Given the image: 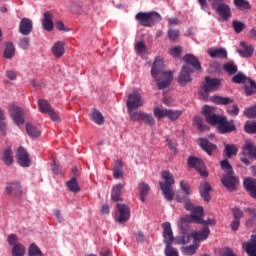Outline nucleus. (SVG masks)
<instances>
[{
  "instance_id": "obj_1",
  "label": "nucleus",
  "mask_w": 256,
  "mask_h": 256,
  "mask_svg": "<svg viewBox=\"0 0 256 256\" xmlns=\"http://www.w3.org/2000/svg\"><path fill=\"white\" fill-rule=\"evenodd\" d=\"M202 113L205 115L207 123L217 125V129L221 135L232 133V131L236 130L235 122L233 120L227 121V117L215 114V108L205 105Z\"/></svg>"
},
{
  "instance_id": "obj_2",
  "label": "nucleus",
  "mask_w": 256,
  "mask_h": 256,
  "mask_svg": "<svg viewBox=\"0 0 256 256\" xmlns=\"http://www.w3.org/2000/svg\"><path fill=\"white\" fill-rule=\"evenodd\" d=\"M151 77L156 81L158 89H167L173 81V72L165 71V62L158 56L152 64Z\"/></svg>"
},
{
  "instance_id": "obj_3",
  "label": "nucleus",
  "mask_w": 256,
  "mask_h": 256,
  "mask_svg": "<svg viewBox=\"0 0 256 256\" xmlns=\"http://www.w3.org/2000/svg\"><path fill=\"white\" fill-rule=\"evenodd\" d=\"M183 61L185 64L182 66V69L178 76V83L181 87H185V85L191 83L193 78H191V73H193V69L196 71H201V63L199 59L192 54H186L183 57Z\"/></svg>"
},
{
  "instance_id": "obj_4",
  "label": "nucleus",
  "mask_w": 256,
  "mask_h": 256,
  "mask_svg": "<svg viewBox=\"0 0 256 256\" xmlns=\"http://www.w3.org/2000/svg\"><path fill=\"white\" fill-rule=\"evenodd\" d=\"M162 179L164 182H159L161 191L167 201H173V197H175V192H173V185H175L173 174L164 170L162 171Z\"/></svg>"
},
{
  "instance_id": "obj_5",
  "label": "nucleus",
  "mask_w": 256,
  "mask_h": 256,
  "mask_svg": "<svg viewBox=\"0 0 256 256\" xmlns=\"http://www.w3.org/2000/svg\"><path fill=\"white\" fill-rule=\"evenodd\" d=\"M232 83H236L237 85H240L242 83L245 87V94L247 97L251 95H255L256 93V83L251 78L245 76V74L239 72L232 78Z\"/></svg>"
},
{
  "instance_id": "obj_6",
  "label": "nucleus",
  "mask_w": 256,
  "mask_h": 256,
  "mask_svg": "<svg viewBox=\"0 0 256 256\" xmlns=\"http://www.w3.org/2000/svg\"><path fill=\"white\" fill-rule=\"evenodd\" d=\"M135 19L139 21L142 27H151V25L161 21V14L157 12H139L136 14Z\"/></svg>"
},
{
  "instance_id": "obj_7",
  "label": "nucleus",
  "mask_w": 256,
  "mask_h": 256,
  "mask_svg": "<svg viewBox=\"0 0 256 256\" xmlns=\"http://www.w3.org/2000/svg\"><path fill=\"white\" fill-rule=\"evenodd\" d=\"M212 3V9H216V13L222 19V21H229L231 19V7L225 3H220L217 5L218 1L223 0H208Z\"/></svg>"
},
{
  "instance_id": "obj_8",
  "label": "nucleus",
  "mask_w": 256,
  "mask_h": 256,
  "mask_svg": "<svg viewBox=\"0 0 256 256\" xmlns=\"http://www.w3.org/2000/svg\"><path fill=\"white\" fill-rule=\"evenodd\" d=\"M7 241L12 247V256H25V246L19 243V237H17V234H10Z\"/></svg>"
},
{
  "instance_id": "obj_9",
  "label": "nucleus",
  "mask_w": 256,
  "mask_h": 256,
  "mask_svg": "<svg viewBox=\"0 0 256 256\" xmlns=\"http://www.w3.org/2000/svg\"><path fill=\"white\" fill-rule=\"evenodd\" d=\"M144 103L145 101H143V98H141V94L137 91H134L128 95V100L126 102L127 111L139 109V107H143Z\"/></svg>"
},
{
  "instance_id": "obj_10",
  "label": "nucleus",
  "mask_w": 256,
  "mask_h": 256,
  "mask_svg": "<svg viewBox=\"0 0 256 256\" xmlns=\"http://www.w3.org/2000/svg\"><path fill=\"white\" fill-rule=\"evenodd\" d=\"M195 217H197V208L192 211L191 215H186L180 219L178 222L179 229L184 233H189L190 223H197Z\"/></svg>"
},
{
  "instance_id": "obj_11",
  "label": "nucleus",
  "mask_w": 256,
  "mask_h": 256,
  "mask_svg": "<svg viewBox=\"0 0 256 256\" xmlns=\"http://www.w3.org/2000/svg\"><path fill=\"white\" fill-rule=\"evenodd\" d=\"M188 167H192L194 169L198 170V173H200L201 177H207V169L205 168V164L203 163V160L195 157L190 156L188 158Z\"/></svg>"
},
{
  "instance_id": "obj_12",
  "label": "nucleus",
  "mask_w": 256,
  "mask_h": 256,
  "mask_svg": "<svg viewBox=\"0 0 256 256\" xmlns=\"http://www.w3.org/2000/svg\"><path fill=\"white\" fill-rule=\"evenodd\" d=\"M188 167H192L194 169L198 170V173H200L201 177H207V169L205 168V164L203 163V160L195 157L190 156L188 158Z\"/></svg>"
},
{
  "instance_id": "obj_13",
  "label": "nucleus",
  "mask_w": 256,
  "mask_h": 256,
  "mask_svg": "<svg viewBox=\"0 0 256 256\" xmlns=\"http://www.w3.org/2000/svg\"><path fill=\"white\" fill-rule=\"evenodd\" d=\"M116 209L118 210V217H116L117 223H127V221H129V217H131V210L129 209V206L118 203L116 205Z\"/></svg>"
},
{
  "instance_id": "obj_14",
  "label": "nucleus",
  "mask_w": 256,
  "mask_h": 256,
  "mask_svg": "<svg viewBox=\"0 0 256 256\" xmlns=\"http://www.w3.org/2000/svg\"><path fill=\"white\" fill-rule=\"evenodd\" d=\"M221 183L228 191H235L239 185V178L233 174H226L221 178Z\"/></svg>"
},
{
  "instance_id": "obj_15",
  "label": "nucleus",
  "mask_w": 256,
  "mask_h": 256,
  "mask_svg": "<svg viewBox=\"0 0 256 256\" xmlns=\"http://www.w3.org/2000/svg\"><path fill=\"white\" fill-rule=\"evenodd\" d=\"M16 159L20 167H31V159L27 150L23 147H19L16 151Z\"/></svg>"
},
{
  "instance_id": "obj_16",
  "label": "nucleus",
  "mask_w": 256,
  "mask_h": 256,
  "mask_svg": "<svg viewBox=\"0 0 256 256\" xmlns=\"http://www.w3.org/2000/svg\"><path fill=\"white\" fill-rule=\"evenodd\" d=\"M162 229L165 245H173V243H175V238L173 236V229L171 228V223L164 222L162 224Z\"/></svg>"
},
{
  "instance_id": "obj_17",
  "label": "nucleus",
  "mask_w": 256,
  "mask_h": 256,
  "mask_svg": "<svg viewBox=\"0 0 256 256\" xmlns=\"http://www.w3.org/2000/svg\"><path fill=\"white\" fill-rule=\"evenodd\" d=\"M220 85H221V79L211 78L209 76H206L205 83L203 85V90L206 93H209L211 91H217Z\"/></svg>"
},
{
  "instance_id": "obj_18",
  "label": "nucleus",
  "mask_w": 256,
  "mask_h": 256,
  "mask_svg": "<svg viewBox=\"0 0 256 256\" xmlns=\"http://www.w3.org/2000/svg\"><path fill=\"white\" fill-rule=\"evenodd\" d=\"M211 230H209V226H204L200 231H194L191 233V237L194 243H201V241H205L207 237H209Z\"/></svg>"
},
{
  "instance_id": "obj_19",
  "label": "nucleus",
  "mask_w": 256,
  "mask_h": 256,
  "mask_svg": "<svg viewBox=\"0 0 256 256\" xmlns=\"http://www.w3.org/2000/svg\"><path fill=\"white\" fill-rule=\"evenodd\" d=\"M196 213L197 216H194V218L196 219V223L198 225H205V227H207V225H215L217 223V220L213 218L203 220V207L201 206L196 207Z\"/></svg>"
},
{
  "instance_id": "obj_20",
  "label": "nucleus",
  "mask_w": 256,
  "mask_h": 256,
  "mask_svg": "<svg viewBox=\"0 0 256 256\" xmlns=\"http://www.w3.org/2000/svg\"><path fill=\"white\" fill-rule=\"evenodd\" d=\"M32 31H33V22L31 21V19L23 18L19 24V33H21V35L27 36V35H30Z\"/></svg>"
},
{
  "instance_id": "obj_21",
  "label": "nucleus",
  "mask_w": 256,
  "mask_h": 256,
  "mask_svg": "<svg viewBox=\"0 0 256 256\" xmlns=\"http://www.w3.org/2000/svg\"><path fill=\"white\" fill-rule=\"evenodd\" d=\"M240 47H242V49L237 50V53L240 55V57H253V53L255 51L253 45L247 44V42L242 41L240 42Z\"/></svg>"
},
{
  "instance_id": "obj_22",
  "label": "nucleus",
  "mask_w": 256,
  "mask_h": 256,
  "mask_svg": "<svg viewBox=\"0 0 256 256\" xmlns=\"http://www.w3.org/2000/svg\"><path fill=\"white\" fill-rule=\"evenodd\" d=\"M10 111H12V113H13L12 117H13V121H14V123H16V125H23L25 123V119L23 118V110H21V107L11 105Z\"/></svg>"
},
{
  "instance_id": "obj_23",
  "label": "nucleus",
  "mask_w": 256,
  "mask_h": 256,
  "mask_svg": "<svg viewBox=\"0 0 256 256\" xmlns=\"http://www.w3.org/2000/svg\"><path fill=\"white\" fill-rule=\"evenodd\" d=\"M244 189L249 193L252 199H256V179L246 178L244 179Z\"/></svg>"
},
{
  "instance_id": "obj_24",
  "label": "nucleus",
  "mask_w": 256,
  "mask_h": 256,
  "mask_svg": "<svg viewBox=\"0 0 256 256\" xmlns=\"http://www.w3.org/2000/svg\"><path fill=\"white\" fill-rule=\"evenodd\" d=\"M6 193L8 195H14L15 197H21L23 195V189H21V184L19 182H12L7 185Z\"/></svg>"
},
{
  "instance_id": "obj_25",
  "label": "nucleus",
  "mask_w": 256,
  "mask_h": 256,
  "mask_svg": "<svg viewBox=\"0 0 256 256\" xmlns=\"http://www.w3.org/2000/svg\"><path fill=\"white\" fill-rule=\"evenodd\" d=\"M243 249L249 256H256V235L251 236V240L242 244Z\"/></svg>"
},
{
  "instance_id": "obj_26",
  "label": "nucleus",
  "mask_w": 256,
  "mask_h": 256,
  "mask_svg": "<svg viewBox=\"0 0 256 256\" xmlns=\"http://www.w3.org/2000/svg\"><path fill=\"white\" fill-rule=\"evenodd\" d=\"M200 147L207 153V155H213V151L217 150V145L209 142V140L205 138L199 139Z\"/></svg>"
},
{
  "instance_id": "obj_27",
  "label": "nucleus",
  "mask_w": 256,
  "mask_h": 256,
  "mask_svg": "<svg viewBox=\"0 0 256 256\" xmlns=\"http://www.w3.org/2000/svg\"><path fill=\"white\" fill-rule=\"evenodd\" d=\"M42 27L43 29H45V31H53V15L51 14V12H45L43 15V19H42Z\"/></svg>"
},
{
  "instance_id": "obj_28",
  "label": "nucleus",
  "mask_w": 256,
  "mask_h": 256,
  "mask_svg": "<svg viewBox=\"0 0 256 256\" xmlns=\"http://www.w3.org/2000/svg\"><path fill=\"white\" fill-rule=\"evenodd\" d=\"M208 55L213 59H227V50L225 48H211L208 50Z\"/></svg>"
},
{
  "instance_id": "obj_29",
  "label": "nucleus",
  "mask_w": 256,
  "mask_h": 256,
  "mask_svg": "<svg viewBox=\"0 0 256 256\" xmlns=\"http://www.w3.org/2000/svg\"><path fill=\"white\" fill-rule=\"evenodd\" d=\"M191 239H193V236H191V233L182 232L181 236H177L174 238V244L175 245H187V243H191Z\"/></svg>"
},
{
  "instance_id": "obj_30",
  "label": "nucleus",
  "mask_w": 256,
  "mask_h": 256,
  "mask_svg": "<svg viewBox=\"0 0 256 256\" xmlns=\"http://www.w3.org/2000/svg\"><path fill=\"white\" fill-rule=\"evenodd\" d=\"M138 191L140 195V201H142V203H145V198L149 195V191H151V187H149V184L145 182H141L138 185Z\"/></svg>"
},
{
  "instance_id": "obj_31",
  "label": "nucleus",
  "mask_w": 256,
  "mask_h": 256,
  "mask_svg": "<svg viewBox=\"0 0 256 256\" xmlns=\"http://www.w3.org/2000/svg\"><path fill=\"white\" fill-rule=\"evenodd\" d=\"M51 51L55 57H63L65 55V43L61 41L56 42L52 46Z\"/></svg>"
},
{
  "instance_id": "obj_32",
  "label": "nucleus",
  "mask_w": 256,
  "mask_h": 256,
  "mask_svg": "<svg viewBox=\"0 0 256 256\" xmlns=\"http://www.w3.org/2000/svg\"><path fill=\"white\" fill-rule=\"evenodd\" d=\"M210 191H211V184H209L208 182H205L200 186V195L202 199H204V201H206L207 203L211 201V195H209Z\"/></svg>"
},
{
  "instance_id": "obj_33",
  "label": "nucleus",
  "mask_w": 256,
  "mask_h": 256,
  "mask_svg": "<svg viewBox=\"0 0 256 256\" xmlns=\"http://www.w3.org/2000/svg\"><path fill=\"white\" fill-rule=\"evenodd\" d=\"M176 201L178 203H184L185 210L192 211L191 213H193V211H195V209H197V207L193 206V203L191 202V200H189V198H187V196L181 197L180 195H177Z\"/></svg>"
},
{
  "instance_id": "obj_34",
  "label": "nucleus",
  "mask_w": 256,
  "mask_h": 256,
  "mask_svg": "<svg viewBox=\"0 0 256 256\" xmlns=\"http://www.w3.org/2000/svg\"><path fill=\"white\" fill-rule=\"evenodd\" d=\"M123 187H125V185L123 184H116L115 186H113L111 191L112 201H121V191H123Z\"/></svg>"
},
{
  "instance_id": "obj_35",
  "label": "nucleus",
  "mask_w": 256,
  "mask_h": 256,
  "mask_svg": "<svg viewBox=\"0 0 256 256\" xmlns=\"http://www.w3.org/2000/svg\"><path fill=\"white\" fill-rule=\"evenodd\" d=\"M238 151H239V148L235 144L224 143V153L227 159H230V157H233V155H236Z\"/></svg>"
},
{
  "instance_id": "obj_36",
  "label": "nucleus",
  "mask_w": 256,
  "mask_h": 256,
  "mask_svg": "<svg viewBox=\"0 0 256 256\" xmlns=\"http://www.w3.org/2000/svg\"><path fill=\"white\" fill-rule=\"evenodd\" d=\"M2 161L8 167L13 165V150L11 148H6L2 153Z\"/></svg>"
},
{
  "instance_id": "obj_37",
  "label": "nucleus",
  "mask_w": 256,
  "mask_h": 256,
  "mask_svg": "<svg viewBox=\"0 0 256 256\" xmlns=\"http://www.w3.org/2000/svg\"><path fill=\"white\" fill-rule=\"evenodd\" d=\"M3 55L5 59H13V57H15V45L11 42H7Z\"/></svg>"
},
{
  "instance_id": "obj_38",
  "label": "nucleus",
  "mask_w": 256,
  "mask_h": 256,
  "mask_svg": "<svg viewBox=\"0 0 256 256\" xmlns=\"http://www.w3.org/2000/svg\"><path fill=\"white\" fill-rule=\"evenodd\" d=\"M26 133L32 139H35L41 135V131L31 123L26 124Z\"/></svg>"
},
{
  "instance_id": "obj_39",
  "label": "nucleus",
  "mask_w": 256,
  "mask_h": 256,
  "mask_svg": "<svg viewBox=\"0 0 256 256\" xmlns=\"http://www.w3.org/2000/svg\"><path fill=\"white\" fill-rule=\"evenodd\" d=\"M212 103H215L216 105H229L233 103V99L229 97H222V96H213L211 98Z\"/></svg>"
},
{
  "instance_id": "obj_40",
  "label": "nucleus",
  "mask_w": 256,
  "mask_h": 256,
  "mask_svg": "<svg viewBox=\"0 0 256 256\" xmlns=\"http://www.w3.org/2000/svg\"><path fill=\"white\" fill-rule=\"evenodd\" d=\"M91 119L96 123V125H103V123H105V118H103V114H101L99 110H93Z\"/></svg>"
},
{
  "instance_id": "obj_41",
  "label": "nucleus",
  "mask_w": 256,
  "mask_h": 256,
  "mask_svg": "<svg viewBox=\"0 0 256 256\" xmlns=\"http://www.w3.org/2000/svg\"><path fill=\"white\" fill-rule=\"evenodd\" d=\"M67 187L69 191H72V193H79V191H81L79 182H77V178L75 177L71 178V180L67 182Z\"/></svg>"
},
{
  "instance_id": "obj_42",
  "label": "nucleus",
  "mask_w": 256,
  "mask_h": 256,
  "mask_svg": "<svg viewBox=\"0 0 256 256\" xmlns=\"http://www.w3.org/2000/svg\"><path fill=\"white\" fill-rule=\"evenodd\" d=\"M113 175L114 179H121V177H123V163L121 161L115 163Z\"/></svg>"
},
{
  "instance_id": "obj_43",
  "label": "nucleus",
  "mask_w": 256,
  "mask_h": 256,
  "mask_svg": "<svg viewBox=\"0 0 256 256\" xmlns=\"http://www.w3.org/2000/svg\"><path fill=\"white\" fill-rule=\"evenodd\" d=\"M128 115L131 119V121H143V117L145 115V112L143 111H133V110H127Z\"/></svg>"
},
{
  "instance_id": "obj_44",
  "label": "nucleus",
  "mask_w": 256,
  "mask_h": 256,
  "mask_svg": "<svg viewBox=\"0 0 256 256\" xmlns=\"http://www.w3.org/2000/svg\"><path fill=\"white\" fill-rule=\"evenodd\" d=\"M197 249H199V243H196L194 240H193V245H189V246H186L183 248V253L184 255H195Z\"/></svg>"
},
{
  "instance_id": "obj_45",
  "label": "nucleus",
  "mask_w": 256,
  "mask_h": 256,
  "mask_svg": "<svg viewBox=\"0 0 256 256\" xmlns=\"http://www.w3.org/2000/svg\"><path fill=\"white\" fill-rule=\"evenodd\" d=\"M223 70L229 75H235V73L238 71V68L234 62H227L223 65Z\"/></svg>"
},
{
  "instance_id": "obj_46",
  "label": "nucleus",
  "mask_w": 256,
  "mask_h": 256,
  "mask_svg": "<svg viewBox=\"0 0 256 256\" xmlns=\"http://www.w3.org/2000/svg\"><path fill=\"white\" fill-rule=\"evenodd\" d=\"M28 255L29 256H43V252H41V249L39 246L35 243L30 244L28 248Z\"/></svg>"
},
{
  "instance_id": "obj_47",
  "label": "nucleus",
  "mask_w": 256,
  "mask_h": 256,
  "mask_svg": "<svg viewBox=\"0 0 256 256\" xmlns=\"http://www.w3.org/2000/svg\"><path fill=\"white\" fill-rule=\"evenodd\" d=\"M38 107H39L41 113L49 114L53 110V108H51V104H49V102H47L46 100H39Z\"/></svg>"
},
{
  "instance_id": "obj_48",
  "label": "nucleus",
  "mask_w": 256,
  "mask_h": 256,
  "mask_svg": "<svg viewBox=\"0 0 256 256\" xmlns=\"http://www.w3.org/2000/svg\"><path fill=\"white\" fill-rule=\"evenodd\" d=\"M168 111H169V109L155 107L153 110V113L157 119H165V117H167V115H168Z\"/></svg>"
},
{
  "instance_id": "obj_49",
  "label": "nucleus",
  "mask_w": 256,
  "mask_h": 256,
  "mask_svg": "<svg viewBox=\"0 0 256 256\" xmlns=\"http://www.w3.org/2000/svg\"><path fill=\"white\" fill-rule=\"evenodd\" d=\"M233 3L238 9H246L247 11L251 9V4L247 0H234Z\"/></svg>"
},
{
  "instance_id": "obj_50",
  "label": "nucleus",
  "mask_w": 256,
  "mask_h": 256,
  "mask_svg": "<svg viewBox=\"0 0 256 256\" xmlns=\"http://www.w3.org/2000/svg\"><path fill=\"white\" fill-rule=\"evenodd\" d=\"M181 115H183V111L168 109L167 118L170 119V121H177Z\"/></svg>"
},
{
  "instance_id": "obj_51",
  "label": "nucleus",
  "mask_w": 256,
  "mask_h": 256,
  "mask_svg": "<svg viewBox=\"0 0 256 256\" xmlns=\"http://www.w3.org/2000/svg\"><path fill=\"white\" fill-rule=\"evenodd\" d=\"M135 51L140 55V57H143V55L147 53V45H145V42H137L135 44Z\"/></svg>"
},
{
  "instance_id": "obj_52",
  "label": "nucleus",
  "mask_w": 256,
  "mask_h": 256,
  "mask_svg": "<svg viewBox=\"0 0 256 256\" xmlns=\"http://www.w3.org/2000/svg\"><path fill=\"white\" fill-rule=\"evenodd\" d=\"M221 169L225 171L226 175H233V167H231V164L228 160H222L220 162Z\"/></svg>"
},
{
  "instance_id": "obj_53",
  "label": "nucleus",
  "mask_w": 256,
  "mask_h": 256,
  "mask_svg": "<svg viewBox=\"0 0 256 256\" xmlns=\"http://www.w3.org/2000/svg\"><path fill=\"white\" fill-rule=\"evenodd\" d=\"M244 131L249 134L256 133V121H247L244 126Z\"/></svg>"
},
{
  "instance_id": "obj_54",
  "label": "nucleus",
  "mask_w": 256,
  "mask_h": 256,
  "mask_svg": "<svg viewBox=\"0 0 256 256\" xmlns=\"http://www.w3.org/2000/svg\"><path fill=\"white\" fill-rule=\"evenodd\" d=\"M232 26H233L235 33H242V31L245 29V23H243L239 20H233Z\"/></svg>"
},
{
  "instance_id": "obj_55",
  "label": "nucleus",
  "mask_w": 256,
  "mask_h": 256,
  "mask_svg": "<svg viewBox=\"0 0 256 256\" xmlns=\"http://www.w3.org/2000/svg\"><path fill=\"white\" fill-rule=\"evenodd\" d=\"M244 115L248 119H253L256 117V105L250 106L244 110Z\"/></svg>"
},
{
  "instance_id": "obj_56",
  "label": "nucleus",
  "mask_w": 256,
  "mask_h": 256,
  "mask_svg": "<svg viewBox=\"0 0 256 256\" xmlns=\"http://www.w3.org/2000/svg\"><path fill=\"white\" fill-rule=\"evenodd\" d=\"M142 121L146 123V125H149L150 127L155 126V118L149 113L144 112V116L142 118Z\"/></svg>"
},
{
  "instance_id": "obj_57",
  "label": "nucleus",
  "mask_w": 256,
  "mask_h": 256,
  "mask_svg": "<svg viewBox=\"0 0 256 256\" xmlns=\"http://www.w3.org/2000/svg\"><path fill=\"white\" fill-rule=\"evenodd\" d=\"M172 244L166 245L165 255L166 256H179V251L171 246Z\"/></svg>"
},
{
  "instance_id": "obj_58",
  "label": "nucleus",
  "mask_w": 256,
  "mask_h": 256,
  "mask_svg": "<svg viewBox=\"0 0 256 256\" xmlns=\"http://www.w3.org/2000/svg\"><path fill=\"white\" fill-rule=\"evenodd\" d=\"M167 36L170 41H177V39H179V30L170 28L167 32Z\"/></svg>"
},
{
  "instance_id": "obj_59",
  "label": "nucleus",
  "mask_w": 256,
  "mask_h": 256,
  "mask_svg": "<svg viewBox=\"0 0 256 256\" xmlns=\"http://www.w3.org/2000/svg\"><path fill=\"white\" fill-rule=\"evenodd\" d=\"M180 189L187 196L191 195V193H192L191 186H189V183H187L185 181H180Z\"/></svg>"
},
{
  "instance_id": "obj_60",
  "label": "nucleus",
  "mask_w": 256,
  "mask_h": 256,
  "mask_svg": "<svg viewBox=\"0 0 256 256\" xmlns=\"http://www.w3.org/2000/svg\"><path fill=\"white\" fill-rule=\"evenodd\" d=\"M232 215H233V219L241 221V219H243L244 214L243 211L237 207L232 209Z\"/></svg>"
},
{
  "instance_id": "obj_61",
  "label": "nucleus",
  "mask_w": 256,
  "mask_h": 256,
  "mask_svg": "<svg viewBox=\"0 0 256 256\" xmlns=\"http://www.w3.org/2000/svg\"><path fill=\"white\" fill-rule=\"evenodd\" d=\"M227 113L228 115H232L233 117H236V115H239V106H237V104L228 106Z\"/></svg>"
},
{
  "instance_id": "obj_62",
  "label": "nucleus",
  "mask_w": 256,
  "mask_h": 256,
  "mask_svg": "<svg viewBox=\"0 0 256 256\" xmlns=\"http://www.w3.org/2000/svg\"><path fill=\"white\" fill-rule=\"evenodd\" d=\"M30 43H31V40L29 39V37H25L20 39L18 45L20 49H29Z\"/></svg>"
},
{
  "instance_id": "obj_63",
  "label": "nucleus",
  "mask_w": 256,
  "mask_h": 256,
  "mask_svg": "<svg viewBox=\"0 0 256 256\" xmlns=\"http://www.w3.org/2000/svg\"><path fill=\"white\" fill-rule=\"evenodd\" d=\"M182 51H183V48H181L180 46H175L172 49H170L169 54L172 57H179Z\"/></svg>"
},
{
  "instance_id": "obj_64",
  "label": "nucleus",
  "mask_w": 256,
  "mask_h": 256,
  "mask_svg": "<svg viewBox=\"0 0 256 256\" xmlns=\"http://www.w3.org/2000/svg\"><path fill=\"white\" fill-rule=\"evenodd\" d=\"M194 123L195 125H197L200 131H205V126L203 125V118H201L200 116L194 117Z\"/></svg>"
}]
</instances>
